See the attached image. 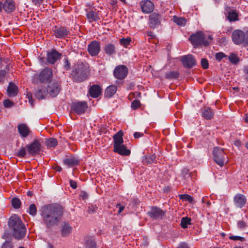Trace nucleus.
Wrapping results in <instances>:
<instances>
[{
  "label": "nucleus",
  "mask_w": 248,
  "mask_h": 248,
  "mask_svg": "<svg viewBox=\"0 0 248 248\" xmlns=\"http://www.w3.org/2000/svg\"><path fill=\"white\" fill-rule=\"evenodd\" d=\"M8 230H7L2 238L6 239L5 242L2 244L1 248H14L13 243L11 240L12 237H15L16 235V216H12L8 222Z\"/></svg>",
  "instance_id": "2"
},
{
  "label": "nucleus",
  "mask_w": 248,
  "mask_h": 248,
  "mask_svg": "<svg viewBox=\"0 0 248 248\" xmlns=\"http://www.w3.org/2000/svg\"><path fill=\"white\" fill-rule=\"evenodd\" d=\"M180 199L184 201H187L189 202H192L193 198L188 194H181L179 195Z\"/></svg>",
  "instance_id": "43"
},
{
  "label": "nucleus",
  "mask_w": 248,
  "mask_h": 248,
  "mask_svg": "<svg viewBox=\"0 0 248 248\" xmlns=\"http://www.w3.org/2000/svg\"><path fill=\"white\" fill-rule=\"evenodd\" d=\"M72 228L71 225L65 222H63L61 228V234L62 237L68 236L71 232Z\"/></svg>",
  "instance_id": "26"
},
{
  "label": "nucleus",
  "mask_w": 248,
  "mask_h": 248,
  "mask_svg": "<svg viewBox=\"0 0 248 248\" xmlns=\"http://www.w3.org/2000/svg\"><path fill=\"white\" fill-rule=\"evenodd\" d=\"M78 162V160L73 155L66 157L63 161V164L69 168L77 165Z\"/></svg>",
  "instance_id": "24"
},
{
  "label": "nucleus",
  "mask_w": 248,
  "mask_h": 248,
  "mask_svg": "<svg viewBox=\"0 0 248 248\" xmlns=\"http://www.w3.org/2000/svg\"><path fill=\"white\" fill-rule=\"evenodd\" d=\"M232 38L235 44L248 46V31L244 32L240 30H235L232 32Z\"/></svg>",
  "instance_id": "4"
},
{
  "label": "nucleus",
  "mask_w": 248,
  "mask_h": 248,
  "mask_svg": "<svg viewBox=\"0 0 248 248\" xmlns=\"http://www.w3.org/2000/svg\"><path fill=\"white\" fill-rule=\"evenodd\" d=\"M84 247L85 248H97L96 243L92 237H88L86 238Z\"/></svg>",
  "instance_id": "32"
},
{
  "label": "nucleus",
  "mask_w": 248,
  "mask_h": 248,
  "mask_svg": "<svg viewBox=\"0 0 248 248\" xmlns=\"http://www.w3.org/2000/svg\"><path fill=\"white\" fill-rule=\"evenodd\" d=\"M98 209V207L95 205H91L88 207V212L89 214L96 213Z\"/></svg>",
  "instance_id": "49"
},
{
  "label": "nucleus",
  "mask_w": 248,
  "mask_h": 248,
  "mask_svg": "<svg viewBox=\"0 0 248 248\" xmlns=\"http://www.w3.org/2000/svg\"><path fill=\"white\" fill-rule=\"evenodd\" d=\"M147 35L148 36H150L151 37V38H153L155 37V35L154 34V32L152 31H148L147 32Z\"/></svg>",
  "instance_id": "62"
},
{
  "label": "nucleus",
  "mask_w": 248,
  "mask_h": 248,
  "mask_svg": "<svg viewBox=\"0 0 248 248\" xmlns=\"http://www.w3.org/2000/svg\"><path fill=\"white\" fill-rule=\"evenodd\" d=\"M57 144V140H46L45 141V145L47 148H54Z\"/></svg>",
  "instance_id": "44"
},
{
  "label": "nucleus",
  "mask_w": 248,
  "mask_h": 248,
  "mask_svg": "<svg viewBox=\"0 0 248 248\" xmlns=\"http://www.w3.org/2000/svg\"><path fill=\"white\" fill-rule=\"evenodd\" d=\"M128 73L127 68L124 65L116 66L113 71L115 78L118 79H124L126 78Z\"/></svg>",
  "instance_id": "13"
},
{
  "label": "nucleus",
  "mask_w": 248,
  "mask_h": 248,
  "mask_svg": "<svg viewBox=\"0 0 248 248\" xmlns=\"http://www.w3.org/2000/svg\"><path fill=\"white\" fill-rule=\"evenodd\" d=\"M181 175L185 179L190 177V174L189 170L186 168L183 169L181 171Z\"/></svg>",
  "instance_id": "45"
},
{
  "label": "nucleus",
  "mask_w": 248,
  "mask_h": 248,
  "mask_svg": "<svg viewBox=\"0 0 248 248\" xmlns=\"http://www.w3.org/2000/svg\"><path fill=\"white\" fill-rule=\"evenodd\" d=\"M53 31L56 37L60 39L64 38L70 33L69 30L64 27L55 28Z\"/></svg>",
  "instance_id": "20"
},
{
  "label": "nucleus",
  "mask_w": 248,
  "mask_h": 248,
  "mask_svg": "<svg viewBox=\"0 0 248 248\" xmlns=\"http://www.w3.org/2000/svg\"><path fill=\"white\" fill-rule=\"evenodd\" d=\"M227 18L230 21H235L238 20V14L233 10H232L228 13Z\"/></svg>",
  "instance_id": "39"
},
{
  "label": "nucleus",
  "mask_w": 248,
  "mask_h": 248,
  "mask_svg": "<svg viewBox=\"0 0 248 248\" xmlns=\"http://www.w3.org/2000/svg\"><path fill=\"white\" fill-rule=\"evenodd\" d=\"M156 156L155 154L143 156L142 162L143 164H151L156 162Z\"/></svg>",
  "instance_id": "27"
},
{
  "label": "nucleus",
  "mask_w": 248,
  "mask_h": 248,
  "mask_svg": "<svg viewBox=\"0 0 248 248\" xmlns=\"http://www.w3.org/2000/svg\"><path fill=\"white\" fill-rule=\"evenodd\" d=\"M79 195L83 200H86L88 198V194L85 191H81Z\"/></svg>",
  "instance_id": "54"
},
{
  "label": "nucleus",
  "mask_w": 248,
  "mask_h": 248,
  "mask_svg": "<svg viewBox=\"0 0 248 248\" xmlns=\"http://www.w3.org/2000/svg\"><path fill=\"white\" fill-rule=\"evenodd\" d=\"M202 116L206 120H210L213 117L214 113L210 108L206 107L202 109Z\"/></svg>",
  "instance_id": "28"
},
{
  "label": "nucleus",
  "mask_w": 248,
  "mask_h": 248,
  "mask_svg": "<svg viewBox=\"0 0 248 248\" xmlns=\"http://www.w3.org/2000/svg\"><path fill=\"white\" fill-rule=\"evenodd\" d=\"M32 2L35 4H40L44 0H32Z\"/></svg>",
  "instance_id": "63"
},
{
  "label": "nucleus",
  "mask_w": 248,
  "mask_h": 248,
  "mask_svg": "<svg viewBox=\"0 0 248 248\" xmlns=\"http://www.w3.org/2000/svg\"><path fill=\"white\" fill-rule=\"evenodd\" d=\"M143 136V133L141 132H136L134 134V137L135 139H138L142 137Z\"/></svg>",
  "instance_id": "57"
},
{
  "label": "nucleus",
  "mask_w": 248,
  "mask_h": 248,
  "mask_svg": "<svg viewBox=\"0 0 248 248\" xmlns=\"http://www.w3.org/2000/svg\"><path fill=\"white\" fill-rule=\"evenodd\" d=\"M213 155L215 161L220 167H222L227 159V156L223 149L215 147L213 151Z\"/></svg>",
  "instance_id": "7"
},
{
  "label": "nucleus",
  "mask_w": 248,
  "mask_h": 248,
  "mask_svg": "<svg viewBox=\"0 0 248 248\" xmlns=\"http://www.w3.org/2000/svg\"><path fill=\"white\" fill-rule=\"evenodd\" d=\"M21 203L20 200L16 197V209H18L20 207Z\"/></svg>",
  "instance_id": "60"
},
{
  "label": "nucleus",
  "mask_w": 248,
  "mask_h": 248,
  "mask_svg": "<svg viewBox=\"0 0 248 248\" xmlns=\"http://www.w3.org/2000/svg\"><path fill=\"white\" fill-rule=\"evenodd\" d=\"M27 229L19 217L16 216V240H20L25 236Z\"/></svg>",
  "instance_id": "12"
},
{
  "label": "nucleus",
  "mask_w": 248,
  "mask_h": 248,
  "mask_svg": "<svg viewBox=\"0 0 248 248\" xmlns=\"http://www.w3.org/2000/svg\"><path fill=\"white\" fill-rule=\"evenodd\" d=\"M131 39L130 38H123L120 41V44L124 47H126L130 43Z\"/></svg>",
  "instance_id": "46"
},
{
  "label": "nucleus",
  "mask_w": 248,
  "mask_h": 248,
  "mask_svg": "<svg viewBox=\"0 0 248 248\" xmlns=\"http://www.w3.org/2000/svg\"><path fill=\"white\" fill-rule=\"evenodd\" d=\"M117 90V87L116 86L110 85L106 89L105 95L106 97H111L116 93Z\"/></svg>",
  "instance_id": "31"
},
{
  "label": "nucleus",
  "mask_w": 248,
  "mask_h": 248,
  "mask_svg": "<svg viewBox=\"0 0 248 248\" xmlns=\"http://www.w3.org/2000/svg\"><path fill=\"white\" fill-rule=\"evenodd\" d=\"M18 131L22 138L27 137L31 133L30 128L25 124H19L17 126Z\"/></svg>",
  "instance_id": "22"
},
{
  "label": "nucleus",
  "mask_w": 248,
  "mask_h": 248,
  "mask_svg": "<svg viewBox=\"0 0 248 248\" xmlns=\"http://www.w3.org/2000/svg\"><path fill=\"white\" fill-rule=\"evenodd\" d=\"M179 73L177 71H170L166 72L165 77L167 79H175L178 78Z\"/></svg>",
  "instance_id": "40"
},
{
  "label": "nucleus",
  "mask_w": 248,
  "mask_h": 248,
  "mask_svg": "<svg viewBox=\"0 0 248 248\" xmlns=\"http://www.w3.org/2000/svg\"><path fill=\"white\" fill-rule=\"evenodd\" d=\"M229 239L234 241H243L244 240V238L240 236H234V235H231L229 236Z\"/></svg>",
  "instance_id": "52"
},
{
  "label": "nucleus",
  "mask_w": 248,
  "mask_h": 248,
  "mask_svg": "<svg viewBox=\"0 0 248 248\" xmlns=\"http://www.w3.org/2000/svg\"><path fill=\"white\" fill-rule=\"evenodd\" d=\"M173 21L179 26H185L186 23V19L181 17H177L176 16H173Z\"/></svg>",
  "instance_id": "36"
},
{
  "label": "nucleus",
  "mask_w": 248,
  "mask_h": 248,
  "mask_svg": "<svg viewBox=\"0 0 248 248\" xmlns=\"http://www.w3.org/2000/svg\"><path fill=\"white\" fill-rule=\"evenodd\" d=\"M2 8L7 13H11L15 9V2L13 0H6L2 4Z\"/></svg>",
  "instance_id": "23"
},
{
  "label": "nucleus",
  "mask_w": 248,
  "mask_h": 248,
  "mask_svg": "<svg viewBox=\"0 0 248 248\" xmlns=\"http://www.w3.org/2000/svg\"><path fill=\"white\" fill-rule=\"evenodd\" d=\"M180 61L183 66L186 68H191L196 64L195 59L190 54L182 56Z\"/></svg>",
  "instance_id": "14"
},
{
  "label": "nucleus",
  "mask_w": 248,
  "mask_h": 248,
  "mask_svg": "<svg viewBox=\"0 0 248 248\" xmlns=\"http://www.w3.org/2000/svg\"><path fill=\"white\" fill-rule=\"evenodd\" d=\"M52 71L51 69L46 68L37 75V78L40 82H45L48 81L52 78Z\"/></svg>",
  "instance_id": "16"
},
{
  "label": "nucleus",
  "mask_w": 248,
  "mask_h": 248,
  "mask_svg": "<svg viewBox=\"0 0 248 248\" xmlns=\"http://www.w3.org/2000/svg\"><path fill=\"white\" fill-rule=\"evenodd\" d=\"M117 206L119 207V210L118 211V213L119 214H121V212L124 210V206L123 205H122L120 203L118 204L117 205Z\"/></svg>",
  "instance_id": "59"
},
{
  "label": "nucleus",
  "mask_w": 248,
  "mask_h": 248,
  "mask_svg": "<svg viewBox=\"0 0 248 248\" xmlns=\"http://www.w3.org/2000/svg\"><path fill=\"white\" fill-rule=\"evenodd\" d=\"M47 94L48 93H47L46 90L45 88L42 87L38 89L35 93V95L38 99H44Z\"/></svg>",
  "instance_id": "33"
},
{
  "label": "nucleus",
  "mask_w": 248,
  "mask_h": 248,
  "mask_svg": "<svg viewBox=\"0 0 248 248\" xmlns=\"http://www.w3.org/2000/svg\"><path fill=\"white\" fill-rule=\"evenodd\" d=\"M7 94L10 97L16 95V84L13 82H10L7 89Z\"/></svg>",
  "instance_id": "34"
},
{
  "label": "nucleus",
  "mask_w": 248,
  "mask_h": 248,
  "mask_svg": "<svg viewBox=\"0 0 248 248\" xmlns=\"http://www.w3.org/2000/svg\"><path fill=\"white\" fill-rule=\"evenodd\" d=\"M28 155H34L39 153L41 149V145L39 140H34L31 144L26 146Z\"/></svg>",
  "instance_id": "15"
},
{
  "label": "nucleus",
  "mask_w": 248,
  "mask_h": 248,
  "mask_svg": "<svg viewBox=\"0 0 248 248\" xmlns=\"http://www.w3.org/2000/svg\"><path fill=\"white\" fill-rule=\"evenodd\" d=\"M212 39V35H206L202 31H198L195 34H192L189 37V40L194 46L203 45L207 46L210 44V41Z\"/></svg>",
  "instance_id": "3"
},
{
  "label": "nucleus",
  "mask_w": 248,
  "mask_h": 248,
  "mask_svg": "<svg viewBox=\"0 0 248 248\" xmlns=\"http://www.w3.org/2000/svg\"><path fill=\"white\" fill-rule=\"evenodd\" d=\"M100 51V45L98 41H93L88 46V51L92 56H97Z\"/></svg>",
  "instance_id": "17"
},
{
  "label": "nucleus",
  "mask_w": 248,
  "mask_h": 248,
  "mask_svg": "<svg viewBox=\"0 0 248 248\" xmlns=\"http://www.w3.org/2000/svg\"><path fill=\"white\" fill-rule=\"evenodd\" d=\"M191 219L188 217H183L181 219V226L183 229L188 227V225L191 224Z\"/></svg>",
  "instance_id": "37"
},
{
  "label": "nucleus",
  "mask_w": 248,
  "mask_h": 248,
  "mask_svg": "<svg viewBox=\"0 0 248 248\" xmlns=\"http://www.w3.org/2000/svg\"><path fill=\"white\" fill-rule=\"evenodd\" d=\"M26 155H28V153L27 152V148L26 146L25 147H22L16 154V155L19 157H24Z\"/></svg>",
  "instance_id": "42"
},
{
  "label": "nucleus",
  "mask_w": 248,
  "mask_h": 248,
  "mask_svg": "<svg viewBox=\"0 0 248 248\" xmlns=\"http://www.w3.org/2000/svg\"><path fill=\"white\" fill-rule=\"evenodd\" d=\"M63 215L62 207L57 203L45 205L40 210L42 224L47 230H51L58 226L62 219Z\"/></svg>",
  "instance_id": "1"
},
{
  "label": "nucleus",
  "mask_w": 248,
  "mask_h": 248,
  "mask_svg": "<svg viewBox=\"0 0 248 248\" xmlns=\"http://www.w3.org/2000/svg\"><path fill=\"white\" fill-rule=\"evenodd\" d=\"M123 132L120 130L113 136V140H123Z\"/></svg>",
  "instance_id": "48"
},
{
  "label": "nucleus",
  "mask_w": 248,
  "mask_h": 248,
  "mask_svg": "<svg viewBox=\"0 0 248 248\" xmlns=\"http://www.w3.org/2000/svg\"><path fill=\"white\" fill-rule=\"evenodd\" d=\"M233 201L236 207L242 208L245 205L247 200L244 195L241 193H237L233 197Z\"/></svg>",
  "instance_id": "18"
},
{
  "label": "nucleus",
  "mask_w": 248,
  "mask_h": 248,
  "mask_svg": "<svg viewBox=\"0 0 248 248\" xmlns=\"http://www.w3.org/2000/svg\"><path fill=\"white\" fill-rule=\"evenodd\" d=\"M102 89L98 85H93L91 86L89 93L90 95L93 98H97L101 94Z\"/></svg>",
  "instance_id": "25"
},
{
  "label": "nucleus",
  "mask_w": 248,
  "mask_h": 248,
  "mask_svg": "<svg viewBox=\"0 0 248 248\" xmlns=\"http://www.w3.org/2000/svg\"><path fill=\"white\" fill-rule=\"evenodd\" d=\"M142 12L145 14H149L154 9V4L150 0H143L140 2Z\"/></svg>",
  "instance_id": "19"
},
{
  "label": "nucleus",
  "mask_w": 248,
  "mask_h": 248,
  "mask_svg": "<svg viewBox=\"0 0 248 248\" xmlns=\"http://www.w3.org/2000/svg\"><path fill=\"white\" fill-rule=\"evenodd\" d=\"M27 212L32 216H35L37 214V208L35 204L32 203L30 205Z\"/></svg>",
  "instance_id": "41"
},
{
  "label": "nucleus",
  "mask_w": 248,
  "mask_h": 248,
  "mask_svg": "<svg viewBox=\"0 0 248 248\" xmlns=\"http://www.w3.org/2000/svg\"><path fill=\"white\" fill-rule=\"evenodd\" d=\"M88 69L83 63L75 65L72 71V75L78 81H82L87 78Z\"/></svg>",
  "instance_id": "5"
},
{
  "label": "nucleus",
  "mask_w": 248,
  "mask_h": 248,
  "mask_svg": "<svg viewBox=\"0 0 248 248\" xmlns=\"http://www.w3.org/2000/svg\"><path fill=\"white\" fill-rule=\"evenodd\" d=\"M3 106L6 108H11L14 107L15 102L14 101L11 100L8 98L4 99L3 101Z\"/></svg>",
  "instance_id": "38"
},
{
  "label": "nucleus",
  "mask_w": 248,
  "mask_h": 248,
  "mask_svg": "<svg viewBox=\"0 0 248 248\" xmlns=\"http://www.w3.org/2000/svg\"><path fill=\"white\" fill-rule=\"evenodd\" d=\"M88 108L87 103L85 101L74 102L71 105V110L77 114H82Z\"/></svg>",
  "instance_id": "9"
},
{
  "label": "nucleus",
  "mask_w": 248,
  "mask_h": 248,
  "mask_svg": "<svg viewBox=\"0 0 248 248\" xmlns=\"http://www.w3.org/2000/svg\"><path fill=\"white\" fill-rule=\"evenodd\" d=\"M227 56L223 52H218L216 54L215 58L217 61L220 62L223 58L227 57Z\"/></svg>",
  "instance_id": "47"
},
{
  "label": "nucleus",
  "mask_w": 248,
  "mask_h": 248,
  "mask_svg": "<svg viewBox=\"0 0 248 248\" xmlns=\"http://www.w3.org/2000/svg\"><path fill=\"white\" fill-rule=\"evenodd\" d=\"M201 65L203 69H207L208 68L209 63L208 62L206 59H202L201 60Z\"/></svg>",
  "instance_id": "51"
},
{
  "label": "nucleus",
  "mask_w": 248,
  "mask_h": 248,
  "mask_svg": "<svg viewBox=\"0 0 248 248\" xmlns=\"http://www.w3.org/2000/svg\"><path fill=\"white\" fill-rule=\"evenodd\" d=\"M61 82L55 79L49 81L46 88V92L52 97L56 96L61 90Z\"/></svg>",
  "instance_id": "6"
},
{
  "label": "nucleus",
  "mask_w": 248,
  "mask_h": 248,
  "mask_svg": "<svg viewBox=\"0 0 248 248\" xmlns=\"http://www.w3.org/2000/svg\"><path fill=\"white\" fill-rule=\"evenodd\" d=\"M238 228L240 229H244L246 227V223L244 221H239L237 223Z\"/></svg>",
  "instance_id": "55"
},
{
  "label": "nucleus",
  "mask_w": 248,
  "mask_h": 248,
  "mask_svg": "<svg viewBox=\"0 0 248 248\" xmlns=\"http://www.w3.org/2000/svg\"><path fill=\"white\" fill-rule=\"evenodd\" d=\"M88 20L90 22L97 21L100 19V17L97 12L93 10L90 11L86 14Z\"/></svg>",
  "instance_id": "30"
},
{
  "label": "nucleus",
  "mask_w": 248,
  "mask_h": 248,
  "mask_svg": "<svg viewBox=\"0 0 248 248\" xmlns=\"http://www.w3.org/2000/svg\"><path fill=\"white\" fill-rule=\"evenodd\" d=\"M162 16L157 12L152 13L149 16V26L152 29H155L161 24Z\"/></svg>",
  "instance_id": "10"
},
{
  "label": "nucleus",
  "mask_w": 248,
  "mask_h": 248,
  "mask_svg": "<svg viewBox=\"0 0 248 248\" xmlns=\"http://www.w3.org/2000/svg\"><path fill=\"white\" fill-rule=\"evenodd\" d=\"M104 51L108 55H114L116 53V48L115 46L112 44H108L104 47Z\"/></svg>",
  "instance_id": "29"
},
{
  "label": "nucleus",
  "mask_w": 248,
  "mask_h": 248,
  "mask_svg": "<svg viewBox=\"0 0 248 248\" xmlns=\"http://www.w3.org/2000/svg\"><path fill=\"white\" fill-rule=\"evenodd\" d=\"M229 61L233 64L236 65L240 62V59L234 53H231L228 57Z\"/></svg>",
  "instance_id": "35"
},
{
  "label": "nucleus",
  "mask_w": 248,
  "mask_h": 248,
  "mask_svg": "<svg viewBox=\"0 0 248 248\" xmlns=\"http://www.w3.org/2000/svg\"><path fill=\"white\" fill-rule=\"evenodd\" d=\"M113 147V151L120 155L128 156L130 155L131 151L124 144V140H114Z\"/></svg>",
  "instance_id": "8"
},
{
  "label": "nucleus",
  "mask_w": 248,
  "mask_h": 248,
  "mask_svg": "<svg viewBox=\"0 0 248 248\" xmlns=\"http://www.w3.org/2000/svg\"><path fill=\"white\" fill-rule=\"evenodd\" d=\"M6 74V72L4 70H0V77L2 78Z\"/></svg>",
  "instance_id": "64"
},
{
  "label": "nucleus",
  "mask_w": 248,
  "mask_h": 248,
  "mask_svg": "<svg viewBox=\"0 0 248 248\" xmlns=\"http://www.w3.org/2000/svg\"><path fill=\"white\" fill-rule=\"evenodd\" d=\"M64 67L66 70H68L70 68V63L67 58H64Z\"/></svg>",
  "instance_id": "53"
},
{
  "label": "nucleus",
  "mask_w": 248,
  "mask_h": 248,
  "mask_svg": "<svg viewBox=\"0 0 248 248\" xmlns=\"http://www.w3.org/2000/svg\"><path fill=\"white\" fill-rule=\"evenodd\" d=\"M69 183H70V185L72 188H73V189L77 188V183L75 181L70 180Z\"/></svg>",
  "instance_id": "56"
},
{
  "label": "nucleus",
  "mask_w": 248,
  "mask_h": 248,
  "mask_svg": "<svg viewBox=\"0 0 248 248\" xmlns=\"http://www.w3.org/2000/svg\"><path fill=\"white\" fill-rule=\"evenodd\" d=\"M12 205L13 207L16 209V197H13L11 200Z\"/></svg>",
  "instance_id": "61"
},
{
  "label": "nucleus",
  "mask_w": 248,
  "mask_h": 248,
  "mask_svg": "<svg viewBox=\"0 0 248 248\" xmlns=\"http://www.w3.org/2000/svg\"><path fill=\"white\" fill-rule=\"evenodd\" d=\"M178 248H188V247L186 243L182 242L179 244Z\"/></svg>",
  "instance_id": "58"
},
{
  "label": "nucleus",
  "mask_w": 248,
  "mask_h": 248,
  "mask_svg": "<svg viewBox=\"0 0 248 248\" xmlns=\"http://www.w3.org/2000/svg\"><path fill=\"white\" fill-rule=\"evenodd\" d=\"M147 214L152 218L161 220L166 216V211L157 206H153Z\"/></svg>",
  "instance_id": "11"
},
{
  "label": "nucleus",
  "mask_w": 248,
  "mask_h": 248,
  "mask_svg": "<svg viewBox=\"0 0 248 248\" xmlns=\"http://www.w3.org/2000/svg\"><path fill=\"white\" fill-rule=\"evenodd\" d=\"M140 102L139 100H135L131 103V108L135 110L140 107Z\"/></svg>",
  "instance_id": "50"
},
{
  "label": "nucleus",
  "mask_w": 248,
  "mask_h": 248,
  "mask_svg": "<svg viewBox=\"0 0 248 248\" xmlns=\"http://www.w3.org/2000/svg\"><path fill=\"white\" fill-rule=\"evenodd\" d=\"M61 54L56 50H52L47 53V61L49 63L54 64L61 57Z\"/></svg>",
  "instance_id": "21"
}]
</instances>
